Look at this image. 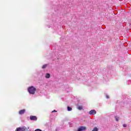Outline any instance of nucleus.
<instances>
[{
	"label": "nucleus",
	"mask_w": 131,
	"mask_h": 131,
	"mask_svg": "<svg viewBox=\"0 0 131 131\" xmlns=\"http://www.w3.org/2000/svg\"><path fill=\"white\" fill-rule=\"evenodd\" d=\"M28 92L30 95H34L36 92V88L33 86H31L28 88Z\"/></svg>",
	"instance_id": "1"
},
{
	"label": "nucleus",
	"mask_w": 131,
	"mask_h": 131,
	"mask_svg": "<svg viewBox=\"0 0 131 131\" xmlns=\"http://www.w3.org/2000/svg\"><path fill=\"white\" fill-rule=\"evenodd\" d=\"M26 127H18L16 128V131H26Z\"/></svg>",
	"instance_id": "2"
},
{
	"label": "nucleus",
	"mask_w": 131,
	"mask_h": 131,
	"mask_svg": "<svg viewBox=\"0 0 131 131\" xmlns=\"http://www.w3.org/2000/svg\"><path fill=\"white\" fill-rule=\"evenodd\" d=\"M30 119L32 121H36L37 120V117L35 116H30Z\"/></svg>",
	"instance_id": "3"
},
{
	"label": "nucleus",
	"mask_w": 131,
	"mask_h": 131,
	"mask_svg": "<svg viewBox=\"0 0 131 131\" xmlns=\"http://www.w3.org/2000/svg\"><path fill=\"white\" fill-rule=\"evenodd\" d=\"M86 129V127L84 126H81L80 127L78 128L77 131H83Z\"/></svg>",
	"instance_id": "4"
},
{
	"label": "nucleus",
	"mask_w": 131,
	"mask_h": 131,
	"mask_svg": "<svg viewBox=\"0 0 131 131\" xmlns=\"http://www.w3.org/2000/svg\"><path fill=\"white\" fill-rule=\"evenodd\" d=\"M97 113V112H96V110H92L89 112V114L90 115H95Z\"/></svg>",
	"instance_id": "5"
},
{
	"label": "nucleus",
	"mask_w": 131,
	"mask_h": 131,
	"mask_svg": "<svg viewBox=\"0 0 131 131\" xmlns=\"http://www.w3.org/2000/svg\"><path fill=\"white\" fill-rule=\"evenodd\" d=\"M24 113H25V110H21L19 112V114L20 115H22L23 114H24Z\"/></svg>",
	"instance_id": "6"
},
{
	"label": "nucleus",
	"mask_w": 131,
	"mask_h": 131,
	"mask_svg": "<svg viewBox=\"0 0 131 131\" xmlns=\"http://www.w3.org/2000/svg\"><path fill=\"white\" fill-rule=\"evenodd\" d=\"M45 77L46 78H50V77H51V74L47 73L45 75Z\"/></svg>",
	"instance_id": "7"
},
{
	"label": "nucleus",
	"mask_w": 131,
	"mask_h": 131,
	"mask_svg": "<svg viewBox=\"0 0 131 131\" xmlns=\"http://www.w3.org/2000/svg\"><path fill=\"white\" fill-rule=\"evenodd\" d=\"M67 110L68 111H72V108L70 106H68Z\"/></svg>",
	"instance_id": "8"
},
{
	"label": "nucleus",
	"mask_w": 131,
	"mask_h": 131,
	"mask_svg": "<svg viewBox=\"0 0 131 131\" xmlns=\"http://www.w3.org/2000/svg\"><path fill=\"white\" fill-rule=\"evenodd\" d=\"M115 120L117 121H118L119 120V117H118L117 116H116L115 117Z\"/></svg>",
	"instance_id": "9"
},
{
	"label": "nucleus",
	"mask_w": 131,
	"mask_h": 131,
	"mask_svg": "<svg viewBox=\"0 0 131 131\" xmlns=\"http://www.w3.org/2000/svg\"><path fill=\"white\" fill-rule=\"evenodd\" d=\"M47 66H48V64H45L42 67V69H45V68H47Z\"/></svg>",
	"instance_id": "10"
},
{
	"label": "nucleus",
	"mask_w": 131,
	"mask_h": 131,
	"mask_svg": "<svg viewBox=\"0 0 131 131\" xmlns=\"http://www.w3.org/2000/svg\"><path fill=\"white\" fill-rule=\"evenodd\" d=\"M78 110H82V106H79L78 107Z\"/></svg>",
	"instance_id": "11"
},
{
	"label": "nucleus",
	"mask_w": 131,
	"mask_h": 131,
	"mask_svg": "<svg viewBox=\"0 0 131 131\" xmlns=\"http://www.w3.org/2000/svg\"><path fill=\"white\" fill-rule=\"evenodd\" d=\"M98 128L97 127H95L94 128V129L92 130V131H98Z\"/></svg>",
	"instance_id": "12"
},
{
	"label": "nucleus",
	"mask_w": 131,
	"mask_h": 131,
	"mask_svg": "<svg viewBox=\"0 0 131 131\" xmlns=\"http://www.w3.org/2000/svg\"><path fill=\"white\" fill-rule=\"evenodd\" d=\"M106 99H109V96L108 95H106Z\"/></svg>",
	"instance_id": "13"
},
{
	"label": "nucleus",
	"mask_w": 131,
	"mask_h": 131,
	"mask_svg": "<svg viewBox=\"0 0 131 131\" xmlns=\"http://www.w3.org/2000/svg\"><path fill=\"white\" fill-rule=\"evenodd\" d=\"M123 127H126V124H123Z\"/></svg>",
	"instance_id": "14"
},
{
	"label": "nucleus",
	"mask_w": 131,
	"mask_h": 131,
	"mask_svg": "<svg viewBox=\"0 0 131 131\" xmlns=\"http://www.w3.org/2000/svg\"><path fill=\"white\" fill-rule=\"evenodd\" d=\"M53 112H57V111L54 110L52 112V113H53Z\"/></svg>",
	"instance_id": "15"
}]
</instances>
